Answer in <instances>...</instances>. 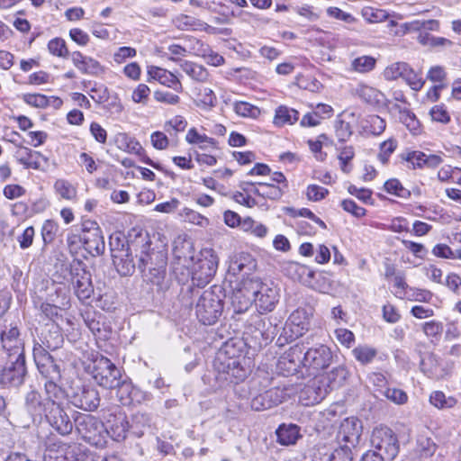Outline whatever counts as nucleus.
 Segmentation results:
<instances>
[{"instance_id":"1","label":"nucleus","mask_w":461,"mask_h":461,"mask_svg":"<svg viewBox=\"0 0 461 461\" xmlns=\"http://www.w3.org/2000/svg\"><path fill=\"white\" fill-rule=\"evenodd\" d=\"M136 255L139 258L138 267L146 280L157 286L158 291H165L169 287L166 277L167 258L162 251L150 250V240L148 233H140L132 241Z\"/></svg>"},{"instance_id":"2","label":"nucleus","mask_w":461,"mask_h":461,"mask_svg":"<svg viewBox=\"0 0 461 461\" xmlns=\"http://www.w3.org/2000/svg\"><path fill=\"white\" fill-rule=\"evenodd\" d=\"M218 267V258L211 251H206L194 265L192 276L193 285H188L181 289L180 301L183 305L189 307L193 305L194 296L199 294V288L194 287V285L204 286L215 275Z\"/></svg>"},{"instance_id":"3","label":"nucleus","mask_w":461,"mask_h":461,"mask_svg":"<svg viewBox=\"0 0 461 461\" xmlns=\"http://www.w3.org/2000/svg\"><path fill=\"white\" fill-rule=\"evenodd\" d=\"M229 354V344H227L214 358L215 384L213 387L215 390L230 383L238 384L247 376L248 371L242 366L240 357Z\"/></svg>"},{"instance_id":"4","label":"nucleus","mask_w":461,"mask_h":461,"mask_svg":"<svg viewBox=\"0 0 461 461\" xmlns=\"http://www.w3.org/2000/svg\"><path fill=\"white\" fill-rule=\"evenodd\" d=\"M224 294L221 287L204 291L195 305L196 317L203 325L214 324L222 313Z\"/></svg>"},{"instance_id":"5","label":"nucleus","mask_w":461,"mask_h":461,"mask_svg":"<svg viewBox=\"0 0 461 461\" xmlns=\"http://www.w3.org/2000/svg\"><path fill=\"white\" fill-rule=\"evenodd\" d=\"M75 422L77 432L86 441L96 447L105 446L107 431L103 421L89 414H80Z\"/></svg>"},{"instance_id":"6","label":"nucleus","mask_w":461,"mask_h":461,"mask_svg":"<svg viewBox=\"0 0 461 461\" xmlns=\"http://www.w3.org/2000/svg\"><path fill=\"white\" fill-rule=\"evenodd\" d=\"M250 287L245 288L252 290L254 302L260 313L272 312L278 302L279 294L276 286L262 283L258 279L251 280Z\"/></svg>"},{"instance_id":"7","label":"nucleus","mask_w":461,"mask_h":461,"mask_svg":"<svg viewBox=\"0 0 461 461\" xmlns=\"http://www.w3.org/2000/svg\"><path fill=\"white\" fill-rule=\"evenodd\" d=\"M93 378L100 386L113 389L120 384L122 375L121 370L109 358L101 357L95 361Z\"/></svg>"},{"instance_id":"8","label":"nucleus","mask_w":461,"mask_h":461,"mask_svg":"<svg viewBox=\"0 0 461 461\" xmlns=\"http://www.w3.org/2000/svg\"><path fill=\"white\" fill-rule=\"evenodd\" d=\"M371 445L388 460L394 459L400 449L396 434L388 427H377L373 430Z\"/></svg>"},{"instance_id":"9","label":"nucleus","mask_w":461,"mask_h":461,"mask_svg":"<svg viewBox=\"0 0 461 461\" xmlns=\"http://www.w3.org/2000/svg\"><path fill=\"white\" fill-rule=\"evenodd\" d=\"M103 418L107 437H111L118 442L126 438L129 423L125 413L120 406L113 405L107 410H103Z\"/></svg>"},{"instance_id":"10","label":"nucleus","mask_w":461,"mask_h":461,"mask_svg":"<svg viewBox=\"0 0 461 461\" xmlns=\"http://www.w3.org/2000/svg\"><path fill=\"white\" fill-rule=\"evenodd\" d=\"M79 240L84 249L93 257L104 253L105 249L102 230L96 221L85 220L81 224Z\"/></svg>"},{"instance_id":"11","label":"nucleus","mask_w":461,"mask_h":461,"mask_svg":"<svg viewBox=\"0 0 461 461\" xmlns=\"http://www.w3.org/2000/svg\"><path fill=\"white\" fill-rule=\"evenodd\" d=\"M333 357L334 355L330 348L320 344L309 348L304 352L302 366L313 375L328 368L333 361Z\"/></svg>"},{"instance_id":"12","label":"nucleus","mask_w":461,"mask_h":461,"mask_svg":"<svg viewBox=\"0 0 461 461\" xmlns=\"http://www.w3.org/2000/svg\"><path fill=\"white\" fill-rule=\"evenodd\" d=\"M27 373L23 354L7 356V361L1 372L0 381L5 386L21 385Z\"/></svg>"},{"instance_id":"13","label":"nucleus","mask_w":461,"mask_h":461,"mask_svg":"<svg viewBox=\"0 0 461 461\" xmlns=\"http://www.w3.org/2000/svg\"><path fill=\"white\" fill-rule=\"evenodd\" d=\"M68 411H72L68 407L65 408L63 404L52 405L47 407L45 418L50 426L59 435H69L74 426H76L75 419L68 414Z\"/></svg>"},{"instance_id":"14","label":"nucleus","mask_w":461,"mask_h":461,"mask_svg":"<svg viewBox=\"0 0 461 461\" xmlns=\"http://www.w3.org/2000/svg\"><path fill=\"white\" fill-rule=\"evenodd\" d=\"M362 429V422L358 419L355 417L346 418L341 422L337 435L339 447L357 451Z\"/></svg>"},{"instance_id":"15","label":"nucleus","mask_w":461,"mask_h":461,"mask_svg":"<svg viewBox=\"0 0 461 461\" xmlns=\"http://www.w3.org/2000/svg\"><path fill=\"white\" fill-rule=\"evenodd\" d=\"M70 276L71 284L77 298L81 301L90 298L94 292L91 275L80 261L71 265Z\"/></svg>"},{"instance_id":"16","label":"nucleus","mask_w":461,"mask_h":461,"mask_svg":"<svg viewBox=\"0 0 461 461\" xmlns=\"http://www.w3.org/2000/svg\"><path fill=\"white\" fill-rule=\"evenodd\" d=\"M33 356L38 370L46 381L60 380L61 375L59 366L41 346L33 348Z\"/></svg>"},{"instance_id":"17","label":"nucleus","mask_w":461,"mask_h":461,"mask_svg":"<svg viewBox=\"0 0 461 461\" xmlns=\"http://www.w3.org/2000/svg\"><path fill=\"white\" fill-rule=\"evenodd\" d=\"M70 398L74 406L87 411H93L100 405L99 393L93 386L78 387Z\"/></svg>"},{"instance_id":"18","label":"nucleus","mask_w":461,"mask_h":461,"mask_svg":"<svg viewBox=\"0 0 461 461\" xmlns=\"http://www.w3.org/2000/svg\"><path fill=\"white\" fill-rule=\"evenodd\" d=\"M48 404L42 400L41 395L36 390H32L26 393L24 399V409L32 417L33 421L41 420V416L46 414Z\"/></svg>"},{"instance_id":"19","label":"nucleus","mask_w":461,"mask_h":461,"mask_svg":"<svg viewBox=\"0 0 461 461\" xmlns=\"http://www.w3.org/2000/svg\"><path fill=\"white\" fill-rule=\"evenodd\" d=\"M74 66L86 75L97 76L104 71L101 64L91 57L84 56L80 51H74L70 54Z\"/></svg>"},{"instance_id":"20","label":"nucleus","mask_w":461,"mask_h":461,"mask_svg":"<svg viewBox=\"0 0 461 461\" xmlns=\"http://www.w3.org/2000/svg\"><path fill=\"white\" fill-rule=\"evenodd\" d=\"M1 342L7 356L23 354V344L17 327H11L8 330H4L1 333Z\"/></svg>"},{"instance_id":"21","label":"nucleus","mask_w":461,"mask_h":461,"mask_svg":"<svg viewBox=\"0 0 461 461\" xmlns=\"http://www.w3.org/2000/svg\"><path fill=\"white\" fill-rule=\"evenodd\" d=\"M304 354L303 345L296 344L291 347L278 360V366L280 368L287 367V373H292L297 370L299 364H302L303 357Z\"/></svg>"},{"instance_id":"22","label":"nucleus","mask_w":461,"mask_h":461,"mask_svg":"<svg viewBox=\"0 0 461 461\" xmlns=\"http://www.w3.org/2000/svg\"><path fill=\"white\" fill-rule=\"evenodd\" d=\"M14 157L25 168L32 169H39L41 167V159L44 158L41 152L32 150L23 145H17Z\"/></svg>"},{"instance_id":"23","label":"nucleus","mask_w":461,"mask_h":461,"mask_svg":"<svg viewBox=\"0 0 461 461\" xmlns=\"http://www.w3.org/2000/svg\"><path fill=\"white\" fill-rule=\"evenodd\" d=\"M327 394V389L322 388L319 381L313 380L301 392L300 399L305 405H314L322 401Z\"/></svg>"},{"instance_id":"24","label":"nucleus","mask_w":461,"mask_h":461,"mask_svg":"<svg viewBox=\"0 0 461 461\" xmlns=\"http://www.w3.org/2000/svg\"><path fill=\"white\" fill-rule=\"evenodd\" d=\"M143 233L142 231H139L135 233L134 238L132 239V235L129 234V240H127L124 236L121 234H113L110 236L109 245L111 250L112 258L117 256H126V252L128 250H134V247L132 246V241L136 239V236Z\"/></svg>"},{"instance_id":"25","label":"nucleus","mask_w":461,"mask_h":461,"mask_svg":"<svg viewBox=\"0 0 461 461\" xmlns=\"http://www.w3.org/2000/svg\"><path fill=\"white\" fill-rule=\"evenodd\" d=\"M300 427L293 423H282L276 430V441L282 446H292L296 444L302 438Z\"/></svg>"},{"instance_id":"26","label":"nucleus","mask_w":461,"mask_h":461,"mask_svg":"<svg viewBox=\"0 0 461 461\" xmlns=\"http://www.w3.org/2000/svg\"><path fill=\"white\" fill-rule=\"evenodd\" d=\"M353 94L371 105H379L384 103V95L375 87L366 84H358L354 89Z\"/></svg>"},{"instance_id":"27","label":"nucleus","mask_w":461,"mask_h":461,"mask_svg":"<svg viewBox=\"0 0 461 461\" xmlns=\"http://www.w3.org/2000/svg\"><path fill=\"white\" fill-rule=\"evenodd\" d=\"M282 400L278 396V390L270 389L264 393L255 396L251 401V408L257 411L268 410L278 405Z\"/></svg>"},{"instance_id":"28","label":"nucleus","mask_w":461,"mask_h":461,"mask_svg":"<svg viewBox=\"0 0 461 461\" xmlns=\"http://www.w3.org/2000/svg\"><path fill=\"white\" fill-rule=\"evenodd\" d=\"M286 326L290 327L296 338L303 336L309 326L306 311L301 308L294 311L287 320Z\"/></svg>"},{"instance_id":"29","label":"nucleus","mask_w":461,"mask_h":461,"mask_svg":"<svg viewBox=\"0 0 461 461\" xmlns=\"http://www.w3.org/2000/svg\"><path fill=\"white\" fill-rule=\"evenodd\" d=\"M149 75L160 84L173 88L177 92L182 91V85L178 78L171 72L158 67H152L149 70Z\"/></svg>"},{"instance_id":"30","label":"nucleus","mask_w":461,"mask_h":461,"mask_svg":"<svg viewBox=\"0 0 461 461\" xmlns=\"http://www.w3.org/2000/svg\"><path fill=\"white\" fill-rule=\"evenodd\" d=\"M116 395L122 405H131L134 401H138L139 390L135 388L132 383L127 379H121L118 386H115Z\"/></svg>"},{"instance_id":"31","label":"nucleus","mask_w":461,"mask_h":461,"mask_svg":"<svg viewBox=\"0 0 461 461\" xmlns=\"http://www.w3.org/2000/svg\"><path fill=\"white\" fill-rule=\"evenodd\" d=\"M58 382L59 381H45V401L48 407L63 404V401L67 397L65 390L58 385Z\"/></svg>"},{"instance_id":"32","label":"nucleus","mask_w":461,"mask_h":461,"mask_svg":"<svg viewBox=\"0 0 461 461\" xmlns=\"http://www.w3.org/2000/svg\"><path fill=\"white\" fill-rule=\"evenodd\" d=\"M115 143L118 148L129 153L140 155L143 151L140 143L126 132H119L115 136Z\"/></svg>"},{"instance_id":"33","label":"nucleus","mask_w":461,"mask_h":461,"mask_svg":"<svg viewBox=\"0 0 461 461\" xmlns=\"http://www.w3.org/2000/svg\"><path fill=\"white\" fill-rule=\"evenodd\" d=\"M113 263L121 276H131L135 271L136 265L132 258V250H128L126 256L120 255L113 258Z\"/></svg>"},{"instance_id":"34","label":"nucleus","mask_w":461,"mask_h":461,"mask_svg":"<svg viewBox=\"0 0 461 461\" xmlns=\"http://www.w3.org/2000/svg\"><path fill=\"white\" fill-rule=\"evenodd\" d=\"M349 376V371L345 366L334 367L327 374L328 387L330 390L343 386Z\"/></svg>"},{"instance_id":"35","label":"nucleus","mask_w":461,"mask_h":461,"mask_svg":"<svg viewBox=\"0 0 461 461\" xmlns=\"http://www.w3.org/2000/svg\"><path fill=\"white\" fill-rule=\"evenodd\" d=\"M287 270L293 279H297L300 282L312 285L310 279L314 277L315 272L311 270L308 267L298 263H291Z\"/></svg>"},{"instance_id":"36","label":"nucleus","mask_w":461,"mask_h":461,"mask_svg":"<svg viewBox=\"0 0 461 461\" xmlns=\"http://www.w3.org/2000/svg\"><path fill=\"white\" fill-rule=\"evenodd\" d=\"M420 367V370L430 378H438L440 376L438 358L431 353L425 354L421 357Z\"/></svg>"},{"instance_id":"37","label":"nucleus","mask_w":461,"mask_h":461,"mask_svg":"<svg viewBox=\"0 0 461 461\" xmlns=\"http://www.w3.org/2000/svg\"><path fill=\"white\" fill-rule=\"evenodd\" d=\"M399 113L400 121L407 127V129L413 134L420 132V124L415 114L407 108H402L398 104L393 106Z\"/></svg>"},{"instance_id":"38","label":"nucleus","mask_w":461,"mask_h":461,"mask_svg":"<svg viewBox=\"0 0 461 461\" xmlns=\"http://www.w3.org/2000/svg\"><path fill=\"white\" fill-rule=\"evenodd\" d=\"M180 66L184 72L196 81L205 82L208 79V71L202 65L185 60Z\"/></svg>"},{"instance_id":"39","label":"nucleus","mask_w":461,"mask_h":461,"mask_svg":"<svg viewBox=\"0 0 461 461\" xmlns=\"http://www.w3.org/2000/svg\"><path fill=\"white\" fill-rule=\"evenodd\" d=\"M299 119V113L286 106H279L276 110L274 123L277 126H283L285 123L293 124Z\"/></svg>"},{"instance_id":"40","label":"nucleus","mask_w":461,"mask_h":461,"mask_svg":"<svg viewBox=\"0 0 461 461\" xmlns=\"http://www.w3.org/2000/svg\"><path fill=\"white\" fill-rule=\"evenodd\" d=\"M63 343V336L57 324H51L49 334L43 336L42 344L46 348L54 350L61 347Z\"/></svg>"},{"instance_id":"41","label":"nucleus","mask_w":461,"mask_h":461,"mask_svg":"<svg viewBox=\"0 0 461 461\" xmlns=\"http://www.w3.org/2000/svg\"><path fill=\"white\" fill-rule=\"evenodd\" d=\"M429 402L438 409H451L457 401L453 396H447L441 391H434L429 396Z\"/></svg>"},{"instance_id":"42","label":"nucleus","mask_w":461,"mask_h":461,"mask_svg":"<svg viewBox=\"0 0 461 461\" xmlns=\"http://www.w3.org/2000/svg\"><path fill=\"white\" fill-rule=\"evenodd\" d=\"M54 189L61 198L66 200H72L77 195L76 187L65 179H58L54 184Z\"/></svg>"},{"instance_id":"43","label":"nucleus","mask_w":461,"mask_h":461,"mask_svg":"<svg viewBox=\"0 0 461 461\" xmlns=\"http://www.w3.org/2000/svg\"><path fill=\"white\" fill-rule=\"evenodd\" d=\"M256 329L263 338V340L267 343L268 340H272L276 332V327H273L271 322L267 318H259L256 322Z\"/></svg>"},{"instance_id":"44","label":"nucleus","mask_w":461,"mask_h":461,"mask_svg":"<svg viewBox=\"0 0 461 461\" xmlns=\"http://www.w3.org/2000/svg\"><path fill=\"white\" fill-rule=\"evenodd\" d=\"M384 188L388 194H394L398 197L404 199L411 197V191L404 188L402 183L396 178L387 180L384 185Z\"/></svg>"},{"instance_id":"45","label":"nucleus","mask_w":461,"mask_h":461,"mask_svg":"<svg viewBox=\"0 0 461 461\" xmlns=\"http://www.w3.org/2000/svg\"><path fill=\"white\" fill-rule=\"evenodd\" d=\"M402 160L411 165L413 169L424 168L425 152L420 150H407L400 155Z\"/></svg>"},{"instance_id":"46","label":"nucleus","mask_w":461,"mask_h":461,"mask_svg":"<svg viewBox=\"0 0 461 461\" xmlns=\"http://www.w3.org/2000/svg\"><path fill=\"white\" fill-rule=\"evenodd\" d=\"M437 448L436 443L429 438L421 436L417 440V451L422 457L432 456Z\"/></svg>"},{"instance_id":"47","label":"nucleus","mask_w":461,"mask_h":461,"mask_svg":"<svg viewBox=\"0 0 461 461\" xmlns=\"http://www.w3.org/2000/svg\"><path fill=\"white\" fill-rule=\"evenodd\" d=\"M216 96L213 91L208 87H200L196 97V104L208 109L214 106Z\"/></svg>"},{"instance_id":"48","label":"nucleus","mask_w":461,"mask_h":461,"mask_svg":"<svg viewBox=\"0 0 461 461\" xmlns=\"http://www.w3.org/2000/svg\"><path fill=\"white\" fill-rule=\"evenodd\" d=\"M185 140L190 144L208 143L212 149L217 148V141L205 134H200L195 128H191L186 136Z\"/></svg>"},{"instance_id":"49","label":"nucleus","mask_w":461,"mask_h":461,"mask_svg":"<svg viewBox=\"0 0 461 461\" xmlns=\"http://www.w3.org/2000/svg\"><path fill=\"white\" fill-rule=\"evenodd\" d=\"M48 50L53 56L67 59L69 56V51L67 48L66 41L62 38H54L48 43Z\"/></svg>"},{"instance_id":"50","label":"nucleus","mask_w":461,"mask_h":461,"mask_svg":"<svg viewBox=\"0 0 461 461\" xmlns=\"http://www.w3.org/2000/svg\"><path fill=\"white\" fill-rule=\"evenodd\" d=\"M355 358L363 365L373 361L376 356V350L367 346H358L352 350Z\"/></svg>"},{"instance_id":"51","label":"nucleus","mask_w":461,"mask_h":461,"mask_svg":"<svg viewBox=\"0 0 461 461\" xmlns=\"http://www.w3.org/2000/svg\"><path fill=\"white\" fill-rule=\"evenodd\" d=\"M234 111L242 117L257 118L260 114V110L247 102H236L234 104Z\"/></svg>"},{"instance_id":"52","label":"nucleus","mask_w":461,"mask_h":461,"mask_svg":"<svg viewBox=\"0 0 461 461\" xmlns=\"http://www.w3.org/2000/svg\"><path fill=\"white\" fill-rule=\"evenodd\" d=\"M353 69L359 73L371 71L375 66V59L370 56H362L355 59L351 64Z\"/></svg>"},{"instance_id":"53","label":"nucleus","mask_w":461,"mask_h":461,"mask_svg":"<svg viewBox=\"0 0 461 461\" xmlns=\"http://www.w3.org/2000/svg\"><path fill=\"white\" fill-rule=\"evenodd\" d=\"M407 63L396 62L384 69V77L386 80H396L400 77L403 78Z\"/></svg>"},{"instance_id":"54","label":"nucleus","mask_w":461,"mask_h":461,"mask_svg":"<svg viewBox=\"0 0 461 461\" xmlns=\"http://www.w3.org/2000/svg\"><path fill=\"white\" fill-rule=\"evenodd\" d=\"M258 185L262 188V197L271 200H277L283 195L281 187L273 183L258 182Z\"/></svg>"},{"instance_id":"55","label":"nucleus","mask_w":461,"mask_h":461,"mask_svg":"<svg viewBox=\"0 0 461 461\" xmlns=\"http://www.w3.org/2000/svg\"><path fill=\"white\" fill-rule=\"evenodd\" d=\"M406 72L404 73L403 79L414 91H419L422 88L424 81L410 66L407 64Z\"/></svg>"},{"instance_id":"56","label":"nucleus","mask_w":461,"mask_h":461,"mask_svg":"<svg viewBox=\"0 0 461 461\" xmlns=\"http://www.w3.org/2000/svg\"><path fill=\"white\" fill-rule=\"evenodd\" d=\"M397 148V140L394 139H389L380 145V152L378 154V159L384 165L388 162L389 157Z\"/></svg>"},{"instance_id":"57","label":"nucleus","mask_w":461,"mask_h":461,"mask_svg":"<svg viewBox=\"0 0 461 461\" xmlns=\"http://www.w3.org/2000/svg\"><path fill=\"white\" fill-rule=\"evenodd\" d=\"M151 419L150 417L146 413L138 412L136 413L132 418V425L131 427L133 429H136L137 430L134 431L136 435L139 437L143 435L142 428L149 427Z\"/></svg>"},{"instance_id":"58","label":"nucleus","mask_w":461,"mask_h":461,"mask_svg":"<svg viewBox=\"0 0 461 461\" xmlns=\"http://www.w3.org/2000/svg\"><path fill=\"white\" fill-rule=\"evenodd\" d=\"M180 214L185 221L199 226L207 225L209 222L207 218L189 208H184Z\"/></svg>"},{"instance_id":"59","label":"nucleus","mask_w":461,"mask_h":461,"mask_svg":"<svg viewBox=\"0 0 461 461\" xmlns=\"http://www.w3.org/2000/svg\"><path fill=\"white\" fill-rule=\"evenodd\" d=\"M383 394L391 402L396 403V404H403L408 400L407 393L397 388H386Z\"/></svg>"},{"instance_id":"60","label":"nucleus","mask_w":461,"mask_h":461,"mask_svg":"<svg viewBox=\"0 0 461 461\" xmlns=\"http://www.w3.org/2000/svg\"><path fill=\"white\" fill-rule=\"evenodd\" d=\"M40 311L43 316H45L47 319L53 322L52 324H55L56 321L59 318H61V315L59 313L60 308L54 304L49 303H42L40 306Z\"/></svg>"},{"instance_id":"61","label":"nucleus","mask_w":461,"mask_h":461,"mask_svg":"<svg viewBox=\"0 0 461 461\" xmlns=\"http://www.w3.org/2000/svg\"><path fill=\"white\" fill-rule=\"evenodd\" d=\"M23 100L27 104L37 108H44L49 104L47 96L41 94H25L23 95Z\"/></svg>"},{"instance_id":"62","label":"nucleus","mask_w":461,"mask_h":461,"mask_svg":"<svg viewBox=\"0 0 461 461\" xmlns=\"http://www.w3.org/2000/svg\"><path fill=\"white\" fill-rule=\"evenodd\" d=\"M335 130L336 136L339 141L341 142L347 141L352 135V129L349 122H347L343 120H339L336 122Z\"/></svg>"},{"instance_id":"63","label":"nucleus","mask_w":461,"mask_h":461,"mask_svg":"<svg viewBox=\"0 0 461 461\" xmlns=\"http://www.w3.org/2000/svg\"><path fill=\"white\" fill-rule=\"evenodd\" d=\"M430 116L433 121L447 124L450 122V115L442 104L434 105L430 109Z\"/></svg>"},{"instance_id":"64","label":"nucleus","mask_w":461,"mask_h":461,"mask_svg":"<svg viewBox=\"0 0 461 461\" xmlns=\"http://www.w3.org/2000/svg\"><path fill=\"white\" fill-rule=\"evenodd\" d=\"M356 453L357 451L339 447L331 454L330 461H353Z\"/></svg>"}]
</instances>
